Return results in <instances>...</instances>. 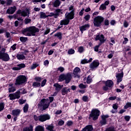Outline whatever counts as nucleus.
Masks as SVG:
<instances>
[{
	"label": "nucleus",
	"mask_w": 131,
	"mask_h": 131,
	"mask_svg": "<svg viewBox=\"0 0 131 131\" xmlns=\"http://www.w3.org/2000/svg\"><path fill=\"white\" fill-rule=\"evenodd\" d=\"M32 86L34 88H39L40 86V82H33L32 84Z\"/></svg>",
	"instance_id": "33"
},
{
	"label": "nucleus",
	"mask_w": 131,
	"mask_h": 131,
	"mask_svg": "<svg viewBox=\"0 0 131 131\" xmlns=\"http://www.w3.org/2000/svg\"><path fill=\"white\" fill-rule=\"evenodd\" d=\"M84 11V8H82L81 11L79 12V16H83V11Z\"/></svg>",
	"instance_id": "64"
},
{
	"label": "nucleus",
	"mask_w": 131,
	"mask_h": 131,
	"mask_svg": "<svg viewBox=\"0 0 131 131\" xmlns=\"http://www.w3.org/2000/svg\"><path fill=\"white\" fill-rule=\"evenodd\" d=\"M78 72H80V69L78 67H76L73 70V74L76 76L78 75Z\"/></svg>",
	"instance_id": "28"
},
{
	"label": "nucleus",
	"mask_w": 131,
	"mask_h": 131,
	"mask_svg": "<svg viewBox=\"0 0 131 131\" xmlns=\"http://www.w3.org/2000/svg\"><path fill=\"white\" fill-rule=\"evenodd\" d=\"M0 59L5 62H8L10 60V56L8 53L0 51Z\"/></svg>",
	"instance_id": "8"
},
{
	"label": "nucleus",
	"mask_w": 131,
	"mask_h": 131,
	"mask_svg": "<svg viewBox=\"0 0 131 131\" xmlns=\"http://www.w3.org/2000/svg\"><path fill=\"white\" fill-rule=\"evenodd\" d=\"M79 88L80 89H85L86 88V85L83 84V83H81L79 85Z\"/></svg>",
	"instance_id": "62"
},
{
	"label": "nucleus",
	"mask_w": 131,
	"mask_h": 131,
	"mask_svg": "<svg viewBox=\"0 0 131 131\" xmlns=\"http://www.w3.org/2000/svg\"><path fill=\"white\" fill-rule=\"evenodd\" d=\"M74 53H75V50L72 49H70L68 52V54H69V55H73Z\"/></svg>",
	"instance_id": "46"
},
{
	"label": "nucleus",
	"mask_w": 131,
	"mask_h": 131,
	"mask_svg": "<svg viewBox=\"0 0 131 131\" xmlns=\"http://www.w3.org/2000/svg\"><path fill=\"white\" fill-rule=\"evenodd\" d=\"M21 92L18 90L16 92L12 94H10L8 96L10 100L12 101L13 100H16V99H20L21 96L20 95Z\"/></svg>",
	"instance_id": "7"
},
{
	"label": "nucleus",
	"mask_w": 131,
	"mask_h": 131,
	"mask_svg": "<svg viewBox=\"0 0 131 131\" xmlns=\"http://www.w3.org/2000/svg\"><path fill=\"white\" fill-rule=\"evenodd\" d=\"M100 113H101V112H100L99 110L96 108L92 109L90 114L89 115V119L92 118L93 120L94 121L98 120L100 116Z\"/></svg>",
	"instance_id": "5"
},
{
	"label": "nucleus",
	"mask_w": 131,
	"mask_h": 131,
	"mask_svg": "<svg viewBox=\"0 0 131 131\" xmlns=\"http://www.w3.org/2000/svg\"><path fill=\"white\" fill-rule=\"evenodd\" d=\"M27 82V77L25 75H20L17 77L15 84V85H21L26 84Z\"/></svg>",
	"instance_id": "4"
},
{
	"label": "nucleus",
	"mask_w": 131,
	"mask_h": 131,
	"mask_svg": "<svg viewBox=\"0 0 131 131\" xmlns=\"http://www.w3.org/2000/svg\"><path fill=\"white\" fill-rule=\"evenodd\" d=\"M84 50V49H83V47L80 46L78 48V51L79 53H81L83 52Z\"/></svg>",
	"instance_id": "55"
},
{
	"label": "nucleus",
	"mask_w": 131,
	"mask_h": 131,
	"mask_svg": "<svg viewBox=\"0 0 131 131\" xmlns=\"http://www.w3.org/2000/svg\"><path fill=\"white\" fill-rule=\"evenodd\" d=\"M35 131H45V127L40 125H38L35 128Z\"/></svg>",
	"instance_id": "25"
},
{
	"label": "nucleus",
	"mask_w": 131,
	"mask_h": 131,
	"mask_svg": "<svg viewBox=\"0 0 131 131\" xmlns=\"http://www.w3.org/2000/svg\"><path fill=\"white\" fill-rule=\"evenodd\" d=\"M99 65H100V62H99V61L94 60L90 64V67L91 69H92L93 70L94 69H96V68H98V67H99Z\"/></svg>",
	"instance_id": "13"
},
{
	"label": "nucleus",
	"mask_w": 131,
	"mask_h": 131,
	"mask_svg": "<svg viewBox=\"0 0 131 131\" xmlns=\"http://www.w3.org/2000/svg\"><path fill=\"white\" fill-rule=\"evenodd\" d=\"M19 40L21 42H26V41H27V40H28V38L27 37H19Z\"/></svg>",
	"instance_id": "32"
},
{
	"label": "nucleus",
	"mask_w": 131,
	"mask_h": 131,
	"mask_svg": "<svg viewBox=\"0 0 131 131\" xmlns=\"http://www.w3.org/2000/svg\"><path fill=\"white\" fill-rule=\"evenodd\" d=\"M9 93H14L16 91V88L15 86H12L8 89Z\"/></svg>",
	"instance_id": "39"
},
{
	"label": "nucleus",
	"mask_w": 131,
	"mask_h": 131,
	"mask_svg": "<svg viewBox=\"0 0 131 131\" xmlns=\"http://www.w3.org/2000/svg\"><path fill=\"white\" fill-rule=\"evenodd\" d=\"M19 103L20 105H23V104L26 103V100L19 99Z\"/></svg>",
	"instance_id": "59"
},
{
	"label": "nucleus",
	"mask_w": 131,
	"mask_h": 131,
	"mask_svg": "<svg viewBox=\"0 0 131 131\" xmlns=\"http://www.w3.org/2000/svg\"><path fill=\"white\" fill-rule=\"evenodd\" d=\"M55 37H57L59 40H62L63 37L62 36V33L61 32H58L54 35Z\"/></svg>",
	"instance_id": "24"
},
{
	"label": "nucleus",
	"mask_w": 131,
	"mask_h": 131,
	"mask_svg": "<svg viewBox=\"0 0 131 131\" xmlns=\"http://www.w3.org/2000/svg\"><path fill=\"white\" fill-rule=\"evenodd\" d=\"M34 79L37 82H41V81L42 80V78H41V77H38V76L35 77L34 78Z\"/></svg>",
	"instance_id": "36"
},
{
	"label": "nucleus",
	"mask_w": 131,
	"mask_h": 131,
	"mask_svg": "<svg viewBox=\"0 0 131 131\" xmlns=\"http://www.w3.org/2000/svg\"><path fill=\"white\" fill-rule=\"evenodd\" d=\"M50 119H51V116L49 114H43L39 116V121H40V122H44V121H47V120Z\"/></svg>",
	"instance_id": "10"
},
{
	"label": "nucleus",
	"mask_w": 131,
	"mask_h": 131,
	"mask_svg": "<svg viewBox=\"0 0 131 131\" xmlns=\"http://www.w3.org/2000/svg\"><path fill=\"white\" fill-rule=\"evenodd\" d=\"M16 10H17L16 6L11 7L7 10L6 13L9 15H13L16 12Z\"/></svg>",
	"instance_id": "14"
},
{
	"label": "nucleus",
	"mask_w": 131,
	"mask_h": 131,
	"mask_svg": "<svg viewBox=\"0 0 131 131\" xmlns=\"http://www.w3.org/2000/svg\"><path fill=\"white\" fill-rule=\"evenodd\" d=\"M47 83V79H45L41 83L40 85L42 88L46 85V84Z\"/></svg>",
	"instance_id": "52"
},
{
	"label": "nucleus",
	"mask_w": 131,
	"mask_h": 131,
	"mask_svg": "<svg viewBox=\"0 0 131 131\" xmlns=\"http://www.w3.org/2000/svg\"><path fill=\"white\" fill-rule=\"evenodd\" d=\"M93 81V79H92V76L91 75H89L87 77L86 82L87 83H91Z\"/></svg>",
	"instance_id": "42"
},
{
	"label": "nucleus",
	"mask_w": 131,
	"mask_h": 131,
	"mask_svg": "<svg viewBox=\"0 0 131 131\" xmlns=\"http://www.w3.org/2000/svg\"><path fill=\"white\" fill-rule=\"evenodd\" d=\"M87 131H93L94 130V127L93 125H88L85 126Z\"/></svg>",
	"instance_id": "34"
},
{
	"label": "nucleus",
	"mask_w": 131,
	"mask_h": 131,
	"mask_svg": "<svg viewBox=\"0 0 131 131\" xmlns=\"http://www.w3.org/2000/svg\"><path fill=\"white\" fill-rule=\"evenodd\" d=\"M36 32H39V29L35 26H31L21 30V33L27 36H35Z\"/></svg>",
	"instance_id": "1"
},
{
	"label": "nucleus",
	"mask_w": 131,
	"mask_h": 131,
	"mask_svg": "<svg viewBox=\"0 0 131 131\" xmlns=\"http://www.w3.org/2000/svg\"><path fill=\"white\" fill-rule=\"evenodd\" d=\"M104 18L102 16H97L93 19V24L95 27H101L104 23Z\"/></svg>",
	"instance_id": "3"
},
{
	"label": "nucleus",
	"mask_w": 131,
	"mask_h": 131,
	"mask_svg": "<svg viewBox=\"0 0 131 131\" xmlns=\"http://www.w3.org/2000/svg\"><path fill=\"white\" fill-rule=\"evenodd\" d=\"M82 100L83 102H89V97L88 96H83L82 97Z\"/></svg>",
	"instance_id": "48"
},
{
	"label": "nucleus",
	"mask_w": 131,
	"mask_h": 131,
	"mask_svg": "<svg viewBox=\"0 0 131 131\" xmlns=\"http://www.w3.org/2000/svg\"><path fill=\"white\" fill-rule=\"evenodd\" d=\"M69 11L72 13H75V8H74V6L73 5H71L70 7L69 8Z\"/></svg>",
	"instance_id": "40"
},
{
	"label": "nucleus",
	"mask_w": 131,
	"mask_h": 131,
	"mask_svg": "<svg viewBox=\"0 0 131 131\" xmlns=\"http://www.w3.org/2000/svg\"><path fill=\"white\" fill-rule=\"evenodd\" d=\"M65 76L66 75L64 74H62L60 75V76L58 77V80L60 82H62V81H64L65 80Z\"/></svg>",
	"instance_id": "29"
},
{
	"label": "nucleus",
	"mask_w": 131,
	"mask_h": 131,
	"mask_svg": "<svg viewBox=\"0 0 131 131\" xmlns=\"http://www.w3.org/2000/svg\"><path fill=\"white\" fill-rule=\"evenodd\" d=\"M63 11L61 9H56L55 11V18L57 19L59 16H60V14H63V12H62Z\"/></svg>",
	"instance_id": "21"
},
{
	"label": "nucleus",
	"mask_w": 131,
	"mask_h": 131,
	"mask_svg": "<svg viewBox=\"0 0 131 131\" xmlns=\"http://www.w3.org/2000/svg\"><path fill=\"white\" fill-rule=\"evenodd\" d=\"M105 85L107 86L110 89H112L114 86V83L112 80H107L105 81Z\"/></svg>",
	"instance_id": "18"
},
{
	"label": "nucleus",
	"mask_w": 131,
	"mask_h": 131,
	"mask_svg": "<svg viewBox=\"0 0 131 131\" xmlns=\"http://www.w3.org/2000/svg\"><path fill=\"white\" fill-rule=\"evenodd\" d=\"M123 78V72H122L121 73H119L116 76L117 78V84H119L120 82L122 81V78Z\"/></svg>",
	"instance_id": "16"
},
{
	"label": "nucleus",
	"mask_w": 131,
	"mask_h": 131,
	"mask_svg": "<svg viewBox=\"0 0 131 131\" xmlns=\"http://www.w3.org/2000/svg\"><path fill=\"white\" fill-rule=\"evenodd\" d=\"M130 119V116H124V120L126 121H128Z\"/></svg>",
	"instance_id": "63"
},
{
	"label": "nucleus",
	"mask_w": 131,
	"mask_h": 131,
	"mask_svg": "<svg viewBox=\"0 0 131 131\" xmlns=\"http://www.w3.org/2000/svg\"><path fill=\"white\" fill-rule=\"evenodd\" d=\"M5 109V102L0 103V112Z\"/></svg>",
	"instance_id": "44"
},
{
	"label": "nucleus",
	"mask_w": 131,
	"mask_h": 131,
	"mask_svg": "<svg viewBox=\"0 0 131 131\" xmlns=\"http://www.w3.org/2000/svg\"><path fill=\"white\" fill-rule=\"evenodd\" d=\"M39 64L37 63H34L33 64L32 66L31 67V69H35L36 67H38Z\"/></svg>",
	"instance_id": "60"
},
{
	"label": "nucleus",
	"mask_w": 131,
	"mask_h": 131,
	"mask_svg": "<svg viewBox=\"0 0 131 131\" xmlns=\"http://www.w3.org/2000/svg\"><path fill=\"white\" fill-rule=\"evenodd\" d=\"M111 52L112 53H110L107 55V58L108 59H112V58H113V54L115 53L114 51H111Z\"/></svg>",
	"instance_id": "47"
},
{
	"label": "nucleus",
	"mask_w": 131,
	"mask_h": 131,
	"mask_svg": "<svg viewBox=\"0 0 131 131\" xmlns=\"http://www.w3.org/2000/svg\"><path fill=\"white\" fill-rule=\"evenodd\" d=\"M52 5L54 8H58L61 5V2L59 0H56L54 2H50L49 4V6L51 7V5Z\"/></svg>",
	"instance_id": "15"
},
{
	"label": "nucleus",
	"mask_w": 131,
	"mask_h": 131,
	"mask_svg": "<svg viewBox=\"0 0 131 131\" xmlns=\"http://www.w3.org/2000/svg\"><path fill=\"white\" fill-rule=\"evenodd\" d=\"M110 25V21H109V19L107 18H106L105 19H104L103 23L102 24V26L103 27H109V25Z\"/></svg>",
	"instance_id": "23"
},
{
	"label": "nucleus",
	"mask_w": 131,
	"mask_h": 131,
	"mask_svg": "<svg viewBox=\"0 0 131 131\" xmlns=\"http://www.w3.org/2000/svg\"><path fill=\"white\" fill-rule=\"evenodd\" d=\"M20 113L21 111L19 109H16L12 110L11 114L13 116H19Z\"/></svg>",
	"instance_id": "20"
},
{
	"label": "nucleus",
	"mask_w": 131,
	"mask_h": 131,
	"mask_svg": "<svg viewBox=\"0 0 131 131\" xmlns=\"http://www.w3.org/2000/svg\"><path fill=\"white\" fill-rule=\"evenodd\" d=\"M128 23L126 20H124L123 23V26L125 28H127L128 27Z\"/></svg>",
	"instance_id": "53"
},
{
	"label": "nucleus",
	"mask_w": 131,
	"mask_h": 131,
	"mask_svg": "<svg viewBox=\"0 0 131 131\" xmlns=\"http://www.w3.org/2000/svg\"><path fill=\"white\" fill-rule=\"evenodd\" d=\"M106 8L107 7L105 6V5L104 4H102L100 5L99 7V10H100L101 11H104V10H106Z\"/></svg>",
	"instance_id": "43"
},
{
	"label": "nucleus",
	"mask_w": 131,
	"mask_h": 131,
	"mask_svg": "<svg viewBox=\"0 0 131 131\" xmlns=\"http://www.w3.org/2000/svg\"><path fill=\"white\" fill-rule=\"evenodd\" d=\"M68 93H70V88H68L67 87H64L61 90V94L62 96H65V95H68Z\"/></svg>",
	"instance_id": "19"
},
{
	"label": "nucleus",
	"mask_w": 131,
	"mask_h": 131,
	"mask_svg": "<svg viewBox=\"0 0 131 131\" xmlns=\"http://www.w3.org/2000/svg\"><path fill=\"white\" fill-rule=\"evenodd\" d=\"M28 108H29V106L28 103H26L25 105L24 106V112L26 113V112H28Z\"/></svg>",
	"instance_id": "38"
},
{
	"label": "nucleus",
	"mask_w": 131,
	"mask_h": 131,
	"mask_svg": "<svg viewBox=\"0 0 131 131\" xmlns=\"http://www.w3.org/2000/svg\"><path fill=\"white\" fill-rule=\"evenodd\" d=\"M23 131H33V125L30 124L29 127H25Z\"/></svg>",
	"instance_id": "27"
},
{
	"label": "nucleus",
	"mask_w": 131,
	"mask_h": 131,
	"mask_svg": "<svg viewBox=\"0 0 131 131\" xmlns=\"http://www.w3.org/2000/svg\"><path fill=\"white\" fill-rule=\"evenodd\" d=\"M33 119L35 121H38V120H39V116L37 117L36 115H34L33 116Z\"/></svg>",
	"instance_id": "56"
},
{
	"label": "nucleus",
	"mask_w": 131,
	"mask_h": 131,
	"mask_svg": "<svg viewBox=\"0 0 131 131\" xmlns=\"http://www.w3.org/2000/svg\"><path fill=\"white\" fill-rule=\"evenodd\" d=\"M131 108V102H128L126 103L124 106V109H128V108Z\"/></svg>",
	"instance_id": "41"
},
{
	"label": "nucleus",
	"mask_w": 131,
	"mask_h": 131,
	"mask_svg": "<svg viewBox=\"0 0 131 131\" xmlns=\"http://www.w3.org/2000/svg\"><path fill=\"white\" fill-rule=\"evenodd\" d=\"M64 123H65V122L64 121V120H61L58 121V125L59 126H61V125H64Z\"/></svg>",
	"instance_id": "51"
},
{
	"label": "nucleus",
	"mask_w": 131,
	"mask_h": 131,
	"mask_svg": "<svg viewBox=\"0 0 131 131\" xmlns=\"http://www.w3.org/2000/svg\"><path fill=\"white\" fill-rule=\"evenodd\" d=\"M16 58L17 60H24L25 59V56L23 54H17Z\"/></svg>",
	"instance_id": "30"
},
{
	"label": "nucleus",
	"mask_w": 131,
	"mask_h": 131,
	"mask_svg": "<svg viewBox=\"0 0 131 131\" xmlns=\"http://www.w3.org/2000/svg\"><path fill=\"white\" fill-rule=\"evenodd\" d=\"M89 28H90V24H85L84 25L79 27V29L81 33H83V31H85V30H86V29H89Z\"/></svg>",
	"instance_id": "17"
},
{
	"label": "nucleus",
	"mask_w": 131,
	"mask_h": 131,
	"mask_svg": "<svg viewBox=\"0 0 131 131\" xmlns=\"http://www.w3.org/2000/svg\"><path fill=\"white\" fill-rule=\"evenodd\" d=\"M95 40L97 41L98 40H99L100 42L98 43L97 46L100 48L103 43H104L106 41V39H105V37L104 36V35L103 34H98L96 35V36L95 37Z\"/></svg>",
	"instance_id": "6"
},
{
	"label": "nucleus",
	"mask_w": 131,
	"mask_h": 131,
	"mask_svg": "<svg viewBox=\"0 0 131 131\" xmlns=\"http://www.w3.org/2000/svg\"><path fill=\"white\" fill-rule=\"evenodd\" d=\"M84 19H85V21H89V20H90V19H91V15L90 14H88V15H85L84 17Z\"/></svg>",
	"instance_id": "54"
},
{
	"label": "nucleus",
	"mask_w": 131,
	"mask_h": 131,
	"mask_svg": "<svg viewBox=\"0 0 131 131\" xmlns=\"http://www.w3.org/2000/svg\"><path fill=\"white\" fill-rule=\"evenodd\" d=\"M65 70V69L62 67H60L59 68H58L56 70L57 72H58V71H60V72L61 73H62V72H63V71Z\"/></svg>",
	"instance_id": "45"
},
{
	"label": "nucleus",
	"mask_w": 131,
	"mask_h": 131,
	"mask_svg": "<svg viewBox=\"0 0 131 131\" xmlns=\"http://www.w3.org/2000/svg\"><path fill=\"white\" fill-rule=\"evenodd\" d=\"M53 86L56 88V91L57 92H60L61 90H62V88H63V85H61L60 84L57 83L53 85Z\"/></svg>",
	"instance_id": "22"
},
{
	"label": "nucleus",
	"mask_w": 131,
	"mask_h": 131,
	"mask_svg": "<svg viewBox=\"0 0 131 131\" xmlns=\"http://www.w3.org/2000/svg\"><path fill=\"white\" fill-rule=\"evenodd\" d=\"M50 64V61L48 60H46L43 62V65L44 66H49V64Z\"/></svg>",
	"instance_id": "61"
},
{
	"label": "nucleus",
	"mask_w": 131,
	"mask_h": 131,
	"mask_svg": "<svg viewBox=\"0 0 131 131\" xmlns=\"http://www.w3.org/2000/svg\"><path fill=\"white\" fill-rule=\"evenodd\" d=\"M72 79V75H71V74H70V73H68L67 74H66L64 80L65 83H66V84H68V83H69V82L71 81Z\"/></svg>",
	"instance_id": "12"
},
{
	"label": "nucleus",
	"mask_w": 131,
	"mask_h": 131,
	"mask_svg": "<svg viewBox=\"0 0 131 131\" xmlns=\"http://www.w3.org/2000/svg\"><path fill=\"white\" fill-rule=\"evenodd\" d=\"M17 67H18V69L19 70H21L22 68H25L26 67V65H25V63H20L17 65Z\"/></svg>",
	"instance_id": "37"
},
{
	"label": "nucleus",
	"mask_w": 131,
	"mask_h": 131,
	"mask_svg": "<svg viewBox=\"0 0 131 131\" xmlns=\"http://www.w3.org/2000/svg\"><path fill=\"white\" fill-rule=\"evenodd\" d=\"M67 125L68 126H72V125H73V121L71 120H69L67 122Z\"/></svg>",
	"instance_id": "50"
},
{
	"label": "nucleus",
	"mask_w": 131,
	"mask_h": 131,
	"mask_svg": "<svg viewBox=\"0 0 131 131\" xmlns=\"http://www.w3.org/2000/svg\"><path fill=\"white\" fill-rule=\"evenodd\" d=\"M103 91H104L105 92H107L109 90V87L107 86V85H105L102 87Z\"/></svg>",
	"instance_id": "58"
},
{
	"label": "nucleus",
	"mask_w": 131,
	"mask_h": 131,
	"mask_svg": "<svg viewBox=\"0 0 131 131\" xmlns=\"http://www.w3.org/2000/svg\"><path fill=\"white\" fill-rule=\"evenodd\" d=\"M105 131H116L114 127H109L105 129Z\"/></svg>",
	"instance_id": "49"
},
{
	"label": "nucleus",
	"mask_w": 131,
	"mask_h": 131,
	"mask_svg": "<svg viewBox=\"0 0 131 131\" xmlns=\"http://www.w3.org/2000/svg\"><path fill=\"white\" fill-rule=\"evenodd\" d=\"M75 15V12H66L64 15L66 19L60 20V25H68L70 23V20L74 19Z\"/></svg>",
	"instance_id": "2"
},
{
	"label": "nucleus",
	"mask_w": 131,
	"mask_h": 131,
	"mask_svg": "<svg viewBox=\"0 0 131 131\" xmlns=\"http://www.w3.org/2000/svg\"><path fill=\"white\" fill-rule=\"evenodd\" d=\"M93 61V58H90L89 60L86 59H84L81 60V64H88V63H91Z\"/></svg>",
	"instance_id": "26"
},
{
	"label": "nucleus",
	"mask_w": 131,
	"mask_h": 131,
	"mask_svg": "<svg viewBox=\"0 0 131 131\" xmlns=\"http://www.w3.org/2000/svg\"><path fill=\"white\" fill-rule=\"evenodd\" d=\"M40 19H47V18H48V15L46 14V13L43 12H40Z\"/></svg>",
	"instance_id": "31"
},
{
	"label": "nucleus",
	"mask_w": 131,
	"mask_h": 131,
	"mask_svg": "<svg viewBox=\"0 0 131 131\" xmlns=\"http://www.w3.org/2000/svg\"><path fill=\"white\" fill-rule=\"evenodd\" d=\"M46 102H47V99L45 98L42 99L40 102V106L41 107H42L43 110L48 109V108H49V106H50V103H46Z\"/></svg>",
	"instance_id": "11"
},
{
	"label": "nucleus",
	"mask_w": 131,
	"mask_h": 131,
	"mask_svg": "<svg viewBox=\"0 0 131 131\" xmlns=\"http://www.w3.org/2000/svg\"><path fill=\"white\" fill-rule=\"evenodd\" d=\"M54 127L55 126H54V125L53 124H51L50 125H48L46 127V129L48 130L51 131L52 129H54Z\"/></svg>",
	"instance_id": "35"
},
{
	"label": "nucleus",
	"mask_w": 131,
	"mask_h": 131,
	"mask_svg": "<svg viewBox=\"0 0 131 131\" xmlns=\"http://www.w3.org/2000/svg\"><path fill=\"white\" fill-rule=\"evenodd\" d=\"M25 24H29V23H30V22H31V19L25 18Z\"/></svg>",
	"instance_id": "57"
},
{
	"label": "nucleus",
	"mask_w": 131,
	"mask_h": 131,
	"mask_svg": "<svg viewBox=\"0 0 131 131\" xmlns=\"http://www.w3.org/2000/svg\"><path fill=\"white\" fill-rule=\"evenodd\" d=\"M107 118H109V115H102L101 116V120L99 121V123L101 126H103V125H106V124H107Z\"/></svg>",
	"instance_id": "9"
}]
</instances>
